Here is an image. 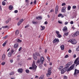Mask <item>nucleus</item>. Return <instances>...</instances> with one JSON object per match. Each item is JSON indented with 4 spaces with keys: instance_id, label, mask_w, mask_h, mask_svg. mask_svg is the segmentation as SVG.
<instances>
[{
    "instance_id": "1",
    "label": "nucleus",
    "mask_w": 79,
    "mask_h": 79,
    "mask_svg": "<svg viewBox=\"0 0 79 79\" xmlns=\"http://www.w3.org/2000/svg\"><path fill=\"white\" fill-rule=\"evenodd\" d=\"M71 64H72V62H70L67 63L65 66V68L63 69L61 71V73L63 74L64 73L66 72V70L65 69V68H66V69H67V68H69V66H70V65H71Z\"/></svg>"
},
{
    "instance_id": "2",
    "label": "nucleus",
    "mask_w": 79,
    "mask_h": 79,
    "mask_svg": "<svg viewBox=\"0 0 79 79\" xmlns=\"http://www.w3.org/2000/svg\"><path fill=\"white\" fill-rule=\"evenodd\" d=\"M68 42H70L72 44H76L77 43V41L74 39H72L68 41Z\"/></svg>"
},
{
    "instance_id": "3",
    "label": "nucleus",
    "mask_w": 79,
    "mask_h": 79,
    "mask_svg": "<svg viewBox=\"0 0 79 79\" xmlns=\"http://www.w3.org/2000/svg\"><path fill=\"white\" fill-rule=\"evenodd\" d=\"M75 66V64H72L70 68L67 70V72H69V71H71V70H73L74 68V66Z\"/></svg>"
},
{
    "instance_id": "4",
    "label": "nucleus",
    "mask_w": 79,
    "mask_h": 79,
    "mask_svg": "<svg viewBox=\"0 0 79 79\" xmlns=\"http://www.w3.org/2000/svg\"><path fill=\"white\" fill-rule=\"evenodd\" d=\"M79 73V70H77L76 69H75V72L73 75L75 77H77L78 76V74Z\"/></svg>"
},
{
    "instance_id": "5",
    "label": "nucleus",
    "mask_w": 79,
    "mask_h": 79,
    "mask_svg": "<svg viewBox=\"0 0 79 79\" xmlns=\"http://www.w3.org/2000/svg\"><path fill=\"white\" fill-rule=\"evenodd\" d=\"M79 58H77L75 60L74 62V63L75 64H76V66H77V65L79 64V60H78Z\"/></svg>"
},
{
    "instance_id": "6",
    "label": "nucleus",
    "mask_w": 79,
    "mask_h": 79,
    "mask_svg": "<svg viewBox=\"0 0 79 79\" xmlns=\"http://www.w3.org/2000/svg\"><path fill=\"white\" fill-rule=\"evenodd\" d=\"M51 74H52V71L51 70H48L47 73L46 74L47 77H49V76L51 75Z\"/></svg>"
},
{
    "instance_id": "7",
    "label": "nucleus",
    "mask_w": 79,
    "mask_h": 79,
    "mask_svg": "<svg viewBox=\"0 0 79 79\" xmlns=\"http://www.w3.org/2000/svg\"><path fill=\"white\" fill-rule=\"evenodd\" d=\"M32 66L33 67V69H37V66H36V65H35V61L34 60L33 61Z\"/></svg>"
},
{
    "instance_id": "8",
    "label": "nucleus",
    "mask_w": 79,
    "mask_h": 79,
    "mask_svg": "<svg viewBox=\"0 0 79 79\" xmlns=\"http://www.w3.org/2000/svg\"><path fill=\"white\" fill-rule=\"evenodd\" d=\"M23 21L24 20L23 19H20L17 23L18 26H20V24L23 22Z\"/></svg>"
},
{
    "instance_id": "9",
    "label": "nucleus",
    "mask_w": 79,
    "mask_h": 79,
    "mask_svg": "<svg viewBox=\"0 0 79 79\" xmlns=\"http://www.w3.org/2000/svg\"><path fill=\"white\" fill-rule=\"evenodd\" d=\"M18 73H23V69L22 68H20L18 69L17 70Z\"/></svg>"
},
{
    "instance_id": "10",
    "label": "nucleus",
    "mask_w": 79,
    "mask_h": 79,
    "mask_svg": "<svg viewBox=\"0 0 79 79\" xmlns=\"http://www.w3.org/2000/svg\"><path fill=\"white\" fill-rule=\"evenodd\" d=\"M66 8L65 6H64L62 9L61 12L65 13L66 12Z\"/></svg>"
},
{
    "instance_id": "11",
    "label": "nucleus",
    "mask_w": 79,
    "mask_h": 79,
    "mask_svg": "<svg viewBox=\"0 0 79 79\" xmlns=\"http://www.w3.org/2000/svg\"><path fill=\"white\" fill-rule=\"evenodd\" d=\"M45 60L44 59V57L41 56L40 58V62L41 64H43V63H44V61Z\"/></svg>"
},
{
    "instance_id": "12",
    "label": "nucleus",
    "mask_w": 79,
    "mask_h": 79,
    "mask_svg": "<svg viewBox=\"0 0 79 79\" xmlns=\"http://www.w3.org/2000/svg\"><path fill=\"white\" fill-rule=\"evenodd\" d=\"M53 43H54V44L56 42H59V39H55L54 40H53Z\"/></svg>"
},
{
    "instance_id": "13",
    "label": "nucleus",
    "mask_w": 79,
    "mask_h": 79,
    "mask_svg": "<svg viewBox=\"0 0 79 79\" xmlns=\"http://www.w3.org/2000/svg\"><path fill=\"white\" fill-rule=\"evenodd\" d=\"M63 31L64 32L68 31V28H67V27L66 26L64 27L63 29Z\"/></svg>"
},
{
    "instance_id": "14",
    "label": "nucleus",
    "mask_w": 79,
    "mask_h": 79,
    "mask_svg": "<svg viewBox=\"0 0 79 79\" xmlns=\"http://www.w3.org/2000/svg\"><path fill=\"white\" fill-rule=\"evenodd\" d=\"M33 59H34L35 60H37V56H35V53L33 54Z\"/></svg>"
},
{
    "instance_id": "15",
    "label": "nucleus",
    "mask_w": 79,
    "mask_h": 79,
    "mask_svg": "<svg viewBox=\"0 0 79 79\" xmlns=\"http://www.w3.org/2000/svg\"><path fill=\"white\" fill-rule=\"evenodd\" d=\"M58 6H56V8L55 14H57V13L58 12Z\"/></svg>"
},
{
    "instance_id": "16",
    "label": "nucleus",
    "mask_w": 79,
    "mask_h": 79,
    "mask_svg": "<svg viewBox=\"0 0 79 79\" xmlns=\"http://www.w3.org/2000/svg\"><path fill=\"white\" fill-rule=\"evenodd\" d=\"M58 17H61V18H64V15H62L61 14H60L58 16Z\"/></svg>"
},
{
    "instance_id": "17",
    "label": "nucleus",
    "mask_w": 79,
    "mask_h": 79,
    "mask_svg": "<svg viewBox=\"0 0 79 79\" xmlns=\"http://www.w3.org/2000/svg\"><path fill=\"white\" fill-rule=\"evenodd\" d=\"M5 58V54H3L2 55V60H4Z\"/></svg>"
},
{
    "instance_id": "18",
    "label": "nucleus",
    "mask_w": 79,
    "mask_h": 79,
    "mask_svg": "<svg viewBox=\"0 0 79 79\" xmlns=\"http://www.w3.org/2000/svg\"><path fill=\"white\" fill-rule=\"evenodd\" d=\"M60 48L62 50H64V45H61L60 46Z\"/></svg>"
},
{
    "instance_id": "19",
    "label": "nucleus",
    "mask_w": 79,
    "mask_h": 79,
    "mask_svg": "<svg viewBox=\"0 0 79 79\" xmlns=\"http://www.w3.org/2000/svg\"><path fill=\"white\" fill-rule=\"evenodd\" d=\"M9 9L10 10H11L12 9H13V7L12 5H10L9 7Z\"/></svg>"
},
{
    "instance_id": "20",
    "label": "nucleus",
    "mask_w": 79,
    "mask_h": 79,
    "mask_svg": "<svg viewBox=\"0 0 79 79\" xmlns=\"http://www.w3.org/2000/svg\"><path fill=\"white\" fill-rule=\"evenodd\" d=\"M40 27H41V28H42V29H41V31H43V30H44L45 28V26H43L42 25Z\"/></svg>"
},
{
    "instance_id": "21",
    "label": "nucleus",
    "mask_w": 79,
    "mask_h": 79,
    "mask_svg": "<svg viewBox=\"0 0 79 79\" xmlns=\"http://www.w3.org/2000/svg\"><path fill=\"white\" fill-rule=\"evenodd\" d=\"M18 47V44H15L14 45V47L15 48H16Z\"/></svg>"
},
{
    "instance_id": "22",
    "label": "nucleus",
    "mask_w": 79,
    "mask_h": 79,
    "mask_svg": "<svg viewBox=\"0 0 79 79\" xmlns=\"http://www.w3.org/2000/svg\"><path fill=\"white\" fill-rule=\"evenodd\" d=\"M11 52H9L8 53V57H11Z\"/></svg>"
},
{
    "instance_id": "23",
    "label": "nucleus",
    "mask_w": 79,
    "mask_h": 79,
    "mask_svg": "<svg viewBox=\"0 0 79 79\" xmlns=\"http://www.w3.org/2000/svg\"><path fill=\"white\" fill-rule=\"evenodd\" d=\"M35 54L36 55H37V56H40V55L38 52H35Z\"/></svg>"
},
{
    "instance_id": "24",
    "label": "nucleus",
    "mask_w": 79,
    "mask_h": 79,
    "mask_svg": "<svg viewBox=\"0 0 79 79\" xmlns=\"http://www.w3.org/2000/svg\"><path fill=\"white\" fill-rule=\"evenodd\" d=\"M36 18L37 19H38L39 20V19H42V17L39 16V17H37Z\"/></svg>"
},
{
    "instance_id": "25",
    "label": "nucleus",
    "mask_w": 79,
    "mask_h": 79,
    "mask_svg": "<svg viewBox=\"0 0 79 79\" xmlns=\"http://www.w3.org/2000/svg\"><path fill=\"white\" fill-rule=\"evenodd\" d=\"M19 34V31L18 30H17L15 31V35H18V34Z\"/></svg>"
},
{
    "instance_id": "26",
    "label": "nucleus",
    "mask_w": 79,
    "mask_h": 79,
    "mask_svg": "<svg viewBox=\"0 0 79 79\" xmlns=\"http://www.w3.org/2000/svg\"><path fill=\"white\" fill-rule=\"evenodd\" d=\"M6 44H7V41H5V42L2 44V46H3V47H5Z\"/></svg>"
},
{
    "instance_id": "27",
    "label": "nucleus",
    "mask_w": 79,
    "mask_h": 79,
    "mask_svg": "<svg viewBox=\"0 0 79 79\" xmlns=\"http://www.w3.org/2000/svg\"><path fill=\"white\" fill-rule=\"evenodd\" d=\"M14 74H15V72L13 71H12L9 73V75H10V76H11V75H13Z\"/></svg>"
},
{
    "instance_id": "28",
    "label": "nucleus",
    "mask_w": 79,
    "mask_h": 79,
    "mask_svg": "<svg viewBox=\"0 0 79 79\" xmlns=\"http://www.w3.org/2000/svg\"><path fill=\"white\" fill-rule=\"evenodd\" d=\"M64 34L65 35H66V36H68V35H69V32H65L64 33Z\"/></svg>"
},
{
    "instance_id": "29",
    "label": "nucleus",
    "mask_w": 79,
    "mask_h": 79,
    "mask_svg": "<svg viewBox=\"0 0 79 79\" xmlns=\"http://www.w3.org/2000/svg\"><path fill=\"white\" fill-rule=\"evenodd\" d=\"M2 4L3 6H5L6 5V3L4 1H2Z\"/></svg>"
},
{
    "instance_id": "30",
    "label": "nucleus",
    "mask_w": 79,
    "mask_h": 79,
    "mask_svg": "<svg viewBox=\"0 0 79 79\" xmlns=\"http://www.w3.org/2000/svg\"><path fill=\"white\" fill-rule=\"evenodd\" d=\"M17 42H19V43H20V42H22V41L19 40V39H18L17 40Z\"/></svg>"
},
{
    "instance_id": "31",
    "label": "nucleus",
    "mask_w": 79,
    "mask_h": 79,
    "mask_svg": "<svg viewBox=\"0 0 79 79\" xmlns=\"http://www.w3.org/2000/svg\"><path fill=\"white\" fill-rule=\"evenodd\" d=\"M75 34H76V35H77H77H79V32L77 31L76 32H75Z\"/></svg>"
},
{
    "instance_id": "32",
    "label": "nucleus",
    "mask_w": 79,
    "mask_h": 79,
    "mask_svg": "<svg viewBox=\"0 0 79 79\" xmlns=\"http://www.w3.org/2000/svg\"><path fill=\"white\" fill-rule=\"evenodd\" d=\"M32 23H33L34 24H37L38 23V22H32Z\"/></svg>"
},
{
    "instance_id": "33",
    "label": "nucleus",
    "mask_w": 79,
    "mask_h": 79,
    "mask_svg": "<svg viewBox=\"0 0 79 79\" xmlns=\"http://www.w3.org/2000/svg\"><path fill=\"white\" fill-rule=\"evenodd\" d=\"M58 35V38H60V37H61V35L60 34H59L58 35Z\"/></svg>"
},
{
    "instance_id": "34",
    "label": "nucleus",
    "mask_w": 79,
    "mask_h": 79,
    "mask_svg": "<svg viewBox=\"0 0 79 79\" xmlns=\"http://www.w3.org/2000/svg\"><path fill=\"white\" fill-rule=\"evenodd\" d=\"M71 7L70 6H69L67 8L68 10H71Z\"/></svg>"
},
{
    "instance_id": "35",
    "label": "nucleus",
    "mask_w": 79,
    "mask_h": 79,
    "mask_svg": "<svg viewBox=\"0 0 79 79\" xmlns=\"http://www.w3.org/2000/svg\"><path fill=\"white\" fill-rule=\"evenodd\" d=\"M76 51L77 52H78V51H79V46L76 49Z\"/></svg>"
},
{
    "instance_id": "36",
    "label": "nucleus",
    "mask_w": 79,
    "mask_h": 79,
    "mask_svg": "<svg viewBox=\"0 0 79 79\" xmlns=\"http://www.w3.org/2000/svg\"><path fill=\"white\" fill-rule=\"evenodd\" d=\"M77 36L76 35L75 33L73 35H72V37H76Z\"/></svg>"
},
{
    "instance_id": "37",
    "label": "nucleus",
    "mask_w": 79,
    "mask_h": 79,
    "mask_svg": "<svg viewBox=\"0 0 79 79\" xmlns=\"http://www.w3.org/2000/svg\"><path fill=\"white\" fill-rule=\"evenodd\" d=\"M15 52V51H14V50H13V49H12L11 51V54H13V52Z\"/></svg>"
},
{
    "instance_id": "38",
    "label": "nucleus",
    "mask_w": 79,
    "mask_h": 79,
    "mask_svg": "<svg viewBox=\"0 0 79 79\" xmlns=\"http://www.w3.org/2000/svg\"><path fill=\"white\" fill-rule=\"evenodd\" d=\"M56 34L57 35L59 34V33H60V32L58 31H56Z\"/></svg>"
},
{
    "instance_id": "39",
    "label": "nucleus",
    "mask_w": 79,
    "mask_h": 79,
    "mask_svg": "<svg viewBox=\"0 0 79 79\" xmlns=\"http://www.w3.org/2000/svg\"><path fill=\"white\" fill-rule=\"evenodd\" d=\"M26 72L27 73H29V70L28 69H27L26 70Z\"/></svg>"
},
{
    "instance_id": "40",
    "label": "nucleus",
    "mask_w": 79,
    "mask_h": 79,
    "mask_svg": "<svg viewBox=\"0 0 79 79\" xmlns=\"http://www.w3.org/2000/svg\"><path fill=\"white\" fill-rule=\"evenodd\" d=\"M33 73H34L35 72V71H36V69H33Z\"/></svg>"
},
{
    "instance_id": "41",
    "label": "nucleus",
    "mask_w": 79,
    "mask_h": 79,
    "mask_svg": "<svg viewBox=\"0 0 79 79\" xmlns=\"http://www.w3.org/2000/svg\"><path fill=\"white\" fill-rule=\"evenodd\" d=\"M64 79H68L67 77L66 76H64Z\"/></svg>"
},
{
    "instance_id": "42",
    "label": "nucleus",
    "mask_w": 79,
    "mask_h": 79,
    "mask_svg": "<svg viewBox=\"0 0 79 79\" xmlns=\"http://www.w3.org/2000/svg\"><path fill=\"white\" fill-rule=\"evenodd\" d=\"M43 78H44V76H42L39 78V79H43Z\"/></svg>"
},
{
    "instance_id": "43",
    "label": "nucleus",
    "mask_w": 79,
    "mask_h": 79,
    "mask_svg": "<svg viewBox=\"0 0 79 79\" xmlns=\"http://www.w3.org/2000/svg\"><path fill=\"white\" fill-rule=\"evenodd\" d=\"M73 9H76V6H73Z\"/></svg>"
},
{
    "instance_id": "44",
    "label": "nucleus",
    "mask_w": 79,
    "mask_h": 79,
    "mask_svg": "<svg viewBox=\"0 0 79 79\" xmlns=\"http://www.w3.org/2000/svg\"><path fill=\"white\" fill-rule=\"evenodd\" d=\"M5 62H3L2 64H2V65H5Z\"/></svg>"
},
{
    "instance_id": "45",
    "label": "nucleus",
    "mask_w": 79,
    "mask_h": 79,
    "mask_svg": "<svg viewBox=\"0 0 79 79\" xmlns=\"http://www.w3.org/2000/svg\"><path fill=\"white\" fill-rule=\"evenodd\" d=\"M58 23H59V24H62V22L61 21H60V20H59L58 21Z\"/></svg>"
},
{
    "instance_id": "46",
    "label": "nucleus",
    "mask_w": 79,
    "mask_h": 79,
    "mask_svg": "<svg viewBox=\"0 0 79 79\" xmlns=\"http://www.w3.org/2000/svg\"><path fill=\"white\" fill-rule=\"evenodd\" d=\"M21 50H22V47H21L19 49V51H21Z\"/></svg>"
},
{
    "instance_id": "47",
    "label": "nucleus",
    "mask_w": 79,
    "mask_h": 79,
    "mask_svg": "<svg viewBox=\"0 0 79 79\" xmlns=\"http://www.w3.org/2000/svg\"><path fill=\"white\" fill-rule=\"evenodd\" d=\"M65 5H66V4L65 3H63L62 4V6H64Z\"/></svg>"
},
{
    "instance_id": "48",
    "label": "nucleus",
    "mask_w": 79,
    "mask_h": 79,
    "mask_svg": "<svg viewBox=\"0 0 79 79\" xmlns=\"http://www.w3.org/2000/svg\"><path fill=\"white\" fill-rule=\"evenodd\" d=\"M68 58V55H66L65 56V58Z\"/></svg>"
},
{
    "instance_id": "49",
    "label": "nucleus",
    "mask_w": 79,
    "mask_h": 79,
    "mask_svg": "<svg viewBox=\"0 0 79 79\" xmlns=\"http://www.w3.org/2000/svg\"><path fill=\"white\" fill-rule=\"evenodd\" d=\"M18 11L17 10H15L14 11L15 13H18Z\"/></svg>"
},
{
    "instance_id": "50",
    "label": "nucleus",
    "mask_w": 79,
    "mask_h": 79,
    "mask_svg": "<svg viewBox=\"0 0 79 79\" xmlns=\"http://www.w3.org/2000/svg\"><path fill=\"white\" fill-rule=\"evenodd\" d=\"M8 27V26H6L5 27H3V28H7Z\"/></svg>"
},
{
    "instance_id": "51",
    "label": "nucleus",
    "mask_w": 79,
    "mask_h": 79,
    "mask_svg": "<svg viewBox=\"0 0 79 79\" xmlns=\"http://www.w3.org/2000/svg\"><path fill=\"white\" fill-rule=\"evenodd\" d=\"M29 69H34V68H33V67L32 66V67H30Z\"/></svg>"
},
{
    "instance_id": "52",
    "label": "nucleus",
    "mask_w": 79,
    "mask_h": 79,
    "mask_svg": "<svg viewBox=\"0 0 79 79\" xmlns=\"http://www.w3.org/2000/svg\"><path fill=\"white\" fill-rule=\"evenodd\" d=\"M40 62V60H38L37 61V63L38 64H39V63Z\"/></svg>"
},
{
    "instance_id": "53",
    "label": "nucleus",
    "mask_w": 79,
    "mask_h": 79,
    "mask_svg": "<svg viewBox=\"0 0 79 79\" xmlns=\"http://www.w3.org/2000/svg\"><path fill=\"white\" fill-rule=\"evenodd\" d=\"M36 2H37L36 0H35L34 2V3L35 4V5L36 4Z\"/></svg>"
},
{
    "instance_id": "54",
    "label": "nucleus",
    "mask_w": 79,
    "mask_h": 79,
    "mask_svg": "<svg viewBox=\"0 0 79 79\" xmlns=\"http://www.w3.org/2000/svg\"><path fill=\"white\" fill-rule=\"evenodd\" d=\"M64 24L65 25H67V24H68V22H65L64 23Z\"/></svg>"
},
{
    "instance_id": "55",
    "label": "nucleus",
    "mask_w": 79,
    "mask_h": 79,
    "mask_svg": "<svg viewBox=\"0 0 79 79\" xmlns=\"http://www.w3.org/2000/svg\"><path fill=\"white\" fill-rule=\"evenodd\" d=\"M7 37H8V36H5L3 37V39H6Z\"/></svg>"
},
{
    "instance_id": "56",
    "label": "nucleus",
    "mask_w": 79,
    "mask_h": 79,
    "mask_svg": "<svg viewBox=\"0 0 79 79\" xmlns=\"http://www.w3.org/2000/svg\"><path fill=\"white\" fill-rule=\"evenodd\" d=\"M71 52H72L71 50L70 49L69 50V51H68L69 53H71Z\"/></svg>"
},
{
    "instance_id": "57",
    "label": "nucleus",
    "mask_w": 79,
    "mask_h": 79,
    "mask_svg": "<svg viewBox=\"0 0 79 79\" xmlns=\"http://www.w3.org/2000/svg\"><path fill=\"white\" fill-rule=\"evenodd\" d=\"M54 11L53 9H51L50 11V12L52 13V12H53Z\"/></svg>"
},
{
    "instance_id": "58",
    "label": "nucleus",
    "mask_w": 79,
    "mask_h": 79,
    "mask_svg": "<svg viewBox=\"0 0 79 79\" xmlns=\"http://www.w3.org/2000/svg\"><path fill=\"white\" fill-rule=\"evenodd\" d=\"M17 58H20L21 57V55H18L17 56Z\"/></svg>"
},
{
    "instance_id": "59",
    "label": "nucleus",
    "mask_w": 79,
    "mask_h": 79,
    "mask_svg": "<svg viewBox=\"0 0 79 79\" xmlns=\"http://www.w3.org/2000/svg\"><path fill=\"white\" fill-rule=\"evenodd\" d=\"M73 23H74V22H73V21H71L70 22V24H73Z\"/></svg>"
},
{
    "instance_id": "60",
    "label": "nucleus",
    "mask_w": 79,
    "mask_h": 79,
    "mask_svg": "<svg viewBox=\"0 0 79 79\" xmlns=\"http://www.w3.org/2000/svg\"><path fill=\"white\" fill-rule=\"evenodd\" d=\"M47 59H48V61H50V57L48 56L47 57Z\"/></svg>"
},
{
    "instance_id": "61",
    "label": "nucleus",
    "mask_w": 79,
    "mask_h": 79,
    "mask_svg": "<svg viewBox=\"0 0 79 79\" xmlns=\"http://www.w3.org/2000/svg\"><path fill=\"white\" fill-rule=\"evenodd\" d=\"M9 23V20H7L6 21V24H8Z\"/></svg>"
},
{
    "instance_id": "62",
    "label": "nucleus",
    "mask_w": 79,
    "mask_h": 79,
    "mask_svg": "<svg viewBox=\"0 0 79 79\" xmlns=\"http://www.w3.org/2000/svg\"><path fill=\"white\" fill-rule=\"evenodd\" d=\"M58 69L60 71H62V70H63V69H62V68H59Z\"/></svg>"
},
{
    "instance_id": "63",
    "label": "nucleus",
    "mask_w": 79,
    "mask_h": 79,
    "mask_svg": "<svg viewBox=\"0 0 79 79\" xmlns=\"http://www.w3.org/2000/svg\"><path fill=\"white\" fill-rule=\"evenodd\" d=\"M76 55L74 54L73 55V58H76Z\"/></svg>"
},
{
    "instance_id": "64",
    "label": "nucleus",
    "mask_w": 79,
    "mask_h": 79,
    "mask_svg": "<svg viewBox=\"0 0 79 79\" xmlns=\"http://www.w3.org/2000/svg\"><path fill=\"white\" fill-rule=\"evenodd\" d=\"M47 49H45L44 50V52L45 53H47Z\"/></svg>"
}]
</instances>
